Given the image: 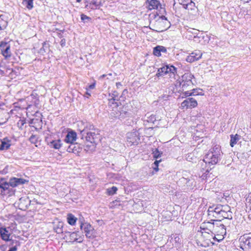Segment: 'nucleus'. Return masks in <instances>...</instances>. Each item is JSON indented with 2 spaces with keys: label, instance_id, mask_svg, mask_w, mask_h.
I'll list each match as a JSON object with an SVG mask.
<instances>
[{
  "label": "nucleus",
  "instance_id": "f257e3e1",
  "mask_svg": "<svg viewBox=\"0 0 251 251\" xmlns=\"http://www.w3.org/2000/svg\"><path fill=\"white\" fill-rule=\"evenodd\" d=\"M223 156V153L221 151L219 146H215L211 150L209 151L205 154L204 158L202 160H200L198 166L201 167L203 171H205L201 176L203 179L206 178L208 173L212 169L211 165H215L221 160Z\"/></svg>",
  "mask_w": 251,
  "mask_h": 251
},
{
  "label": "nucleus",
  "instance_id": "f03ea898",
  "mask_svg": "<svg viewBox=\"0 0 251 251\" xmlns=\"http://www.w3.org/2000/svg\"><path fill=\"white\" fill-rule=\"evenodd\" d=\"M212 223L208 222L204 224H207L206 228H203L202 229L208 230L207 233L209 232L214 235L213 238L214 241L219 242L224 239V235L226 234V229L225 226L221 223V220H211ZM207 232V231H205Z\"/></svg>",
  "mask_w": 251,
  "mask_h": 251
},
{
  "label": "nucleus",
  "instance_id": "7ed1b4c3",
  "mask_svg": "<svg viewBox=\"0 0 251 251\" xmlns=\"http://www.w3.org/2000/svg\"><path fill=\"white\" fill-rule=\"evenodd\" d=\"M28 182V180L15 177H11L7 182L4 178L3 196L11 197L15 195V187L22 185Z\"/></svg>",
  "mask_w": 251,
  "mask_h": 251
},
{
  "label": "nucleus",
  "instance_id": "20e7f679",
  "mask_svg": "<svg viewBox=\"0 0 251 251\" xmlns=\"http://www.w3.org/2000/svg\"><path fill=\"white\" fill-rule=\"evenodd\" d=\"M132 106L130 103H126L122 108H117L116 109H113L111 114L116 118L122 120L126 117H131L133 112L131 109Z\"/></svg>",
  "mask_w": 251,
  "mask_h": 251
},
{
  "label": "nucleus",
  "instance_id": "39448f33",
  "mask_svg": "<svg viewBox=\"0 0 251 251\" xmlns=\"http://www.w3.org/2000/svg\"><path fill=\"white\" fill-rule=\"evenodd\" d=\"M78 222L81 230L84 231L87 238L92 239L96 237L94 228L89 223H85L83 218H80Z\"/></svg>",
  "mask_w": 251,
  "mask_h": 251
},
{
  "label": "nucleus",
  "instance_id": "423d86ee",
  "mask_svg": "<svg viewBox=\"0 0 251 251\" xmlns=\"http://www.w3.org/2000/svg\"><path fill=\"white\" fill-rule=\"evenodd\" d=\"M194 75L190 73H185L182 76L180 81H179V85L181 86L182 91L187 90L193 86L192 79Z\"/></svg>",
  "mask_w": 251,
  "mask_h": 251
},
{
  "label": "nucleus",
  "instance_id": "0eeeda50",
  "mask_svg": "<svg viewBox=\"0 0 251 251\" xmlns=\"http://www.w3.org/2000/svg\"><path fill=\"white\" fill-rule=\"evenodd\" d=\"M239 242V247L244 251H251V233L241 236Z\"/></svg>",
  "mask_w": 251,
  "mask_h": 251
},
{
  "label": "nucleus",
  "instance_id": "6e6552de",
  "mask_svg": "<svg viewBox=\"0 0 251 251\" xmlns=\"http://www.w3.org/2000/svg\"><path fill=\"white\" fill-rule=\"evenodd\" d=\"M80 135L82 139L85 138L87 141L91 143L96 144L100 140L99 134L96 133L94 130L87 132L86 130H82L80 131Z\"/></svg>",
  "mask_w": 251,
  "mask_h": 251
},
{
  "label": "nucleus",
  "instance_id": "1a4fd4ad",
  "mask_svg": "<svg viewBox=\"0 0 251 251\" xmlns=\"http://www.w3.org/2000/svg\"><path fill=\"white\" fill-rule=\"evenodd\" d=\"M126 137L130 146L137 145L140 142V134L137 131L127 133Z\"/></svg>",
  "mask_w": 251,
  "mask_h": 251
},
{
  "label": "nucleus",
  "instance_id": "9d476101",
  "mask_svg": "<svg viewBox=\"0 0 251 251\" xmlns=\"http://www.w3.org/2000/svg\"><path fill=\"white\" fill-rule=\"evenodd\" d=\"M10 229V227H0V237L2 240L5 242L10 241L11 240V233L9 231Z\"/></svg>",
  "mask_w": 251,
  "mask_h": 251
},
{
  "label": "nucleus",
  "instance_id": "9b49d317",
  "mask_svg": "<svg viewBox=\"0 0 251 251\" xmlns=\"http://www.w3.org/2000/svg\"><path fill=\"white\" fill-rule=\"evenodd\" d=\"M198 103L196 100L192 98H189L184 100L181 104L183 108H192L197 106Z\"/></svg>",
  "mask_w": 251,
  "mask_h": 251
},
{
  "label": "nucleus",
  "instance_id": "f8f14e48",
  "mask_svg": "<svg viewBox=\"0 0 251 251\" xmlns=\"http://www.w3.org/2000/svg\"><path fill=\"white\" fill-rule=\"evenodd\" d=\"M0 48L2 54L5 57H10L11 55L10 51V46L6 42H1L0 44Z\"/></svg>",
  "mask_w": 251,
  "mask_h": 251
},
{
  "label": "nucleus",
  "instance_id": "ddd939ff",
  "mask_svg": "<svg viewBox=\"0 0 251 251\" xmlns=\"http://www.w3.org/2000/svg\"><path fill=\"white\" fill-rule=\"evenodd\" d=\"M202 53L199 50H196L187 56L186 60L188 62H193L198 60L201 57Z\"/></svg>",
  "mask_w": 251,
  "mask_h": 251
},
{
  "label": "nucleus",
  "instance_id": "4468645a",
  "mask_svg": "<svg viewBox=\"0 0 251 251\" xmlns=\"http://www.w3.org/2000/svg\"><path fill=\"white\" fill-rule=\"evenodd\" d=\"M102 0H91L85 5V8L87 9H97L102 5Z\"/></svg>",
  "mask_w": 251,
  "mask_h": 251
},
{
  "label": "nucleus",
  "instance_id": "2eb2a0df",
  "mask_svg": "<svg viewBox=\"0 0 251 251\" xmlns=\"http://www.w3.org/2000/svg\"><path fill=\"white\" fill-rule=\"evenodd\" d=\"M31 201L28 197H22L19 199V207L22 210L27 209L30 204Z\"/></svg>",
  "mask_w": 251,
  "mask_h": 251
},
{
  "label": "nucleus",
  "instance_id": "dca6fc26",
  "mask_svg": "<svg viewBox=\"0 0 251 251\" xmlns=\"http://www.w3.org/2000/svg\"><path fill=\"white\" fill-rule=\"evenodd\" d=\"M82 150V148L80 145L77 143H73L70 144V145L67 147V151L69 152H73L75 154H78Z\"/></svg>",
  "mask_w": 251,
  "mask_h": 251
},
{
  "label": "nucleus",
  "instance_id": "f3484780",
  "mask_svg": "<svg viewBox=\"0 0 251 251\" xmlns=\"http://www.w3.org/2000/svg\"><path fill=\"white\" fill-rule=\"evenodd\" d=\"M76 133L75 132L71 130V131H69L65 138V142L67 143L71 144L73 143H75V142L76 140Z\"/></svg>",
  "mask_w": 251,
  "mask_h": 251
},
{
  "label": "nucleus",
  "instance_id": "a211bd4d",
  "mask_svg": "<svg viewBox=\"0 0 251 251\" xmlns=\"http://www.w3.org/2000/svg\"><path fill=\"white\" fill-rule=\"evenodd\" d=\"M221 218L224 219H232V212L230 211V207L227 205H225L221 212Z\"/></svg>",
  "mask_w": 251,
  "mask_h": 251
},
{
  "label": "nucleus",
  "instance_id": "6ab92c4d",
  "mask_svg": "<svg viewBox=\"0 0 251 251\" xmlns=\"http://www.w3.org/2000/svg\"><path fill=\"white\" fill-rule=\"evenodd\" d=\"M77 234L75 232L71 233L69 231H64V239L68 241V242H74L75 241H76L77 240Z\"/></svg>",
  "mask_w": 251,
  "mask_h": 251
},
{
  "label": "nucleus",
  "instance_id": "aec40b11",
  "mask_svg": "<svg viewBox=\"0 0 251 251\" xmlns=\"http://www.w3.org/2000/svg\"><path fill=\"white\" fill-rule=\"evenodd\" d=\"M183 94L185 97L190 96H203L204 95L203 91L202 89L200 88L193 89L192 92H190L189 91L184 92Z\"/></svg>",
  "mask_w": 251,
  "mask_h": 251
},
{
  "label": "nucleus",
  "instance_id": "412c9836",
  "mask_svg": "<svg viewBox=\"0 0 251 251\" xmlns=\"http://www.w3.org/2000/svg\"><path fill=\"white\" fill-rule=\"evenodd\" d=\"M168 65H165L162 67L159 68L157 70V73L156 74V76L158 77L163 76L165 75L168 74Z\"/></svg>",
  "mask_w": 251,
  "mask_h": 251
},
{
  "label": "nucleus",
  "instance_id": "4be33fe9",
  "mask_svg": "<svg viewBox=\"0 0 251 251\" xmlns=\"http://www.w3.org/2000/svg\"><path fill=\"white\" fill-rule=\"evenodd\" d=\"M10 141L6 138H4L3 140L1 141L0 144V150H6L9 148L11 146L10 143Z\"/></svg>",
  "mask_w": 251,
  "mask_h": 251
},
{
  "label": "nucleus",
  "instance_id": "5701e85b",
  "mask_svg": "<svg viewBox=\"0 0 251 251\" xmlns=\"http://www.w3.org/2000/svg\"><path fill=\"white\" fill-rule=\"evenodd\" d=\"M168 74H169L170 77L176 79V75L177 74V68L173 65H168Z\"/></svg>",
  "mask_w": 251,
  "mask_h": 251
},
{
  "label": "nucleus",
  "instance_id": "b1692460",
  "mask_svg": "<svg viewBox=\"0 0 251 251\" xmlns=\"http://www.w3.org/2000/svg\"><path fill=\"white\" fill-rule=\"evenodd\" d=\"M230 145L231 147H234V146L237 144V142L241 138V136L237 134H236L235 135L231 134L230 135Z\"/></svg>",
  "mask_w": 251,
  "mask_h": 251
},
{
  "label": "nucleus",
  "instance_id": "393cba45",
  "mask_svg": "<svg viewBox=\"0 0 251 251\" xmlns=\"http://www.w3.org/2000/svg\"><path fill=\"white\" fill-rule=\"evenodd\" d=\"M50 50L49 44L47 42H44L42 43V47L40 49L39 53L43 54Z\"/></svg>",
  "mask_w": 251,
  "mask_h": 251
},
{
  "label": "nucleus",
  "instance_id": "a878e982",
  "mask_svg": "<svg viewBox=\"0 0 251 251\" xmlns=\"http://www.w3.org/2000/svg\"><path fill=\"white\" fill-rule=\"evenodd\" d=\"M77 218L72 214H69L67 215V222L70 225L74 226L75 224Z\"/></svg>",
  "mask_w": 251,
  "mask_h": 251
},
{
  "label": "nucleus",
  "instance_id": "bb28decb",
  "mask_svg": "<svg viewBox=\"0 0 251 251\" xmlns=\"http://www.w3.org/2000/svg\"><path fill=\"white\" fill-rule=\"evenodd\" d=\"M61 143L60 140H53L50 143V146L55 149H59L61 147Z\"/></svg>",
  "mask_w": 251,
  "mask_h": 251
},
{
  "label": "nucleus",
  "instance_id": "cd10ccee",
  "mask_svg": "<svg viewBox=\"0 0 251 251\" xmlns=\"http://www.w3.org/2000/svg\"><path fill=\"white\" fill-rule=\"evenodd\" d=\"M63 223L59 222L57 225H55L54 227V230L57 234L64 233V231L63 230Z\"/></svg>",
  "mask_w": 251,
  "mask_h": 251
},
{
  "label": "nucleus",
  "instance_id": "c85d7f7f",
  "mask_svg": "<svg viewBox=\"0 0 251 251\" xmlns=\"http://www.w3.org/2000/svg\"><path fill=\"white\" fill-rule=\"evenodd\" d=\"M195 3L192 1V0H190L188 3L186 4L183 6V8L185 9H187L188 10H194L195 9Z\"/></svg>",
  "mask_w": 251,
  "mask_h": 251
},
{
  "label": "nucleus",
  "instance_id": "c756f323",
  "mask_svg": "<svg viewBox=\"0 0 251 251\" xmlns=\"http://www.w3.org/2000/svg\"><path fill=\"white\" fill-rule=\"evenodd\" d=\"M149 3V5L151 6L152 9H157L160 5V2L157 0H147Z\"/></svg>",
  "mask_w": 251,
  "mask_h": 251
},
{
  "label": "nucleus",
  "instance_id": "7c9ffc66",
  "mask_svg": "<svg viewBox=\"0 0 251 251\" xmlns=\"http://www.w3.org/2000/svg\"><path fill=\"white\" fill-rule=\"evenodd\" d=\"M225 206V205H216L215 207L214 206H210L207 211H212L213 212L215 211H222Z\"/></svg>",
  "mask_w": 251,
  "mask_h": 251
},
{
  "label": "nucleus",
  "instance_id": "2f4dec72",
  "mask_svg": "<svg viewBox=\"0 0 251 251\" xmlns=\"http://www.w3.org/2000/svg\"><path fill=\"white\" fill-rule=\"evenodd\" d=\"M2 15L0 16V30H4L7 26L8 22L7 21L2 18Z\"/></svg>",
  "mask_w": 251,
  "mask_h": 251
},
{
  "label": "nucleus",
  "instance_id": "473e14b6",
  "mask_svg": "<svg viewBox=\"0 0 251 251\" xmlns=\"http://www.w3.org/2000/svg\"><path fill=\"white\" fill-rule=\"evenodd\" d=\"M208 215L209 216H212L213 217H215V218L218 219V220H220L221 216V211H215L214 212H212V211H207Z\"/></svg>",
  "mask_w": 251,
  "mask_h": 251
},
{
  "label": "nucleus",
  "instance_id": "72a5a7b5",
  "mask_svg": "<svg viewBox=\"0 0 251 251\" xmlns=\"http://www.w3.org/2000/svg\"><path fill=\"white\" fill-rule=\"evenodd\" d=\"M82 130H86L87 132L89 131L95 130L94 126L89 123H86L84 124V128Z\"/></svg>",
  "mask_w": 251,
  "mask_h": 251
},
{
  "label": "nucleus",
  "instance_id": "f704fd0d",
  "mask_svg": "<svg viewBox=\"0 0 251 251\" xmlns=\"http://www.w3.org/2000/svg\"><path fill=\"white\" fill-rule=\"evenodd\" d=\"M118 92L116 91H113L112 94L109 93V97H110V98L108 99V101H110V102H111V100L118 101V99H116L118 97Z\"/></svg>",
  "mask_w": 251,
  "mask_h": 251
},
{
  "label": "nucleus",
  "instance_id": "c9c22d12",
  "mask_svg": "<svg viewBox=\"0 0 251 251\" xmlns=\"http://www.w3.org/2000/svg\"><path fill=\"white\" fill-rule=\"evenodd\" d=\"M33 0H23V2L25 5L26 7L30 10L33 7Z\"/></svg>",
  "mask_w": 251,
  "mask_h": 251
},
{
  "label": "nucleus",
  "instance_id": "e433bc0d",
  "mask_svg": "<svg viewBox=\"0 0 251 251\" xmlns=\"http://www.w3.org/2000/svg\"><path fill=\"white\" fill-rule=\"evenodd\" d=\"M160 46H157L153 48V53L156 56H160L161 55V49H159Z\"/></svg>",
  "mask_w": 251,
  "mask_h": 251
},
{
  "label": "nucleus",
  "instance_id": "4c0bfd02",
  "mask_svg": "<svg viewBox=\"0 0 251 251\" xmlns=\"http://www.w3.org/2000/svg\"><path fill=\"white\" fill-rule=\"evenodd\" d=\"M117 190L118 189L116 187L113 186L107 189V193L108 195L112 196L116 193Z\"/></svg>",
  "mask_w": 251,
  "mask_h": 251
},
{
  "label": "nucleus",
  "instance_id": "58836bf2",
  "mask_svg": "<svg viewBox=\"0 0 251 251\" xmlns=\"http://www.w3.org/2000/svg\"><path fill=\"white\" fill-rule=\"evenodd\" d=\"M80 16L81 21L84 23L89 22L91 20V18L90 17L84 14H82Z\"/></svg>",
  "mask_w": 251,
  "mask_h": 251
},
{
  "label": "nucleus",
  "instance_id": "ea45409f",
  "mask_svg": "<svg viewBox=\"0 0 251 251\" xmlns=\"http://www.w3.org/2000/svg\"><path fill=\"white\" fill-rule=\"evenodd\" d=\"M153 157L157 159L159 157H161V155L162 154V152H160L157 149H155L154 151H153Z\"/></svg>",
  "mask_w": 251,
  "mask_h": 251
},
{
  "label": "nucleus",
  "instance_id": "a19ab883",
  "mask_svg": "<svg viewBox=\"0 0 251 251\" xmlns=\"http://www.w3.org/2000/svg\"><path fill=\"white\" fill-rule=\"evenodd\" d=\"M4 178L0 179V195L3 196Z\"/></svg>",
  "mask_w": 251,
  "mask_h": 251
},
{
  "label": "nucleus",
  "instance_id": "79ce46f5",
  "mask_svg": "<svg viewBox=\"0 0 251 251\" xmlns=\"http://www.w3.org/2000/svg\"><path fill=\"white\" fill-rule=\"evenodd\" d=\"M108 104L110 106H112V105H113L114 106L113 108H115V109H117L119 105L117 102L113 100H111V102L109 101Z\"/></svg>",
  "mask_w": 251,
  "mask_h": 251
},
{
  "label": "nucleus",
  "instance_id": "37998d69",
  "mask_svg": "<svg viewBox=\"0 0 251 251\" xmlns=\"http://www.w3.org/2000/svg\"><path fill=\"white\" fill-rule=\"evenodd\" d=\"M29 140L31 143L35 144L37 142L36 136L32 134L29 138Z\"/></svg>",
  "mask_w": 251,
  "mask_h": 251
},
{
  "label": "nucleus",
  "instance_id": "c03bdc74",
  "mask_svg": "<svg viewBox=\"0 0 251 251\" xmlns=\"http://www.w3.org/2000/svg\"><path fill=\"white\" fill-rule=\"evenodd\" d=\"M10 241H11V245L15 244V246H16L17 247L18 246H20L21 245L20 242L16 240H12L11 239V240Z\"/></svg>",
  "mask_w": 251,
  "mask_h": 251
},
{
  "label": "nucleus",
  "instance_id": "a18cd8bd",
  "mask_svg": "<svg viewBox=\"0 0 251 251\" xmlns=\"http://www.w3.org/2000/svg\"><path fill=\"white\" fill-rule=\"evenodd\" d=\"M178 1V3L180 4H181L183 5V7L186 5V4L188 3V2H189V1L190 0H177Z\"/></svg>",
  "mask_w": 251,
  "mask_h": 251
},
{
  "label": "nucleus",
  "instance_id": "49530a36",
  "mask_svg": "<svg viewBox=\"0 0 251 251\" xmlns=\"http://www.w3.org/2000/svg\"><path fill=\"white\" fill-rule=\"evenodd\" d=\"M156 121V118H155V116L154 115H151L149 118V120H148V121L149 122H151V123H154V122Z\"/></svg>",
  "mask_w": 251,
  "mask_h": 251
},
{
  "label": "nucleus",
  "instance_id": "de8ad7c7",
  "mask_svg": "<svg viewBox=\"0 0 251 251\" xmlns=\"http://www.w3.org/2000/svg\"><path fill=\"white\" fill-rule=\"evenodd\" d=\"M161 161V160H156L154 163V164L155 165V167H154L153 169L156 171L157 172L158 170V164Z\"/></svg>",
  "mask_w": 251,
  "mask_h": 251
},
{
  "label": "nucleus",
  "instance_id": "09e8293b",
  "mask_svg": "<svg viewBox=\"0 0 251 251\" xmlns=\"http://www.w3.org/2000/svg\"><path fill=\"white\" fill-rule=\"evenodd\" d=\"M193 156V155L192 153L188 154L187 156L186 157V160L188 161L192 162Z\"/></svg>",
  "mask_w": 251,
  "mask_h": 251
},
{
  "label": "nucleus",
  "instance_id": "8fccbe9b",
  "mask_svg": "<svg viewBox=\"0 0 251 251\" xmlns=\"http://www.w3.org/2000/svg\"><path fill=\"white\" fill-rule=\"evenodd\" d=\"M159 49H161V53H166L167 52V49L164 47L160 46V47H159Z\"/></svg>",
  "mask_w": 251,
  "mask_h": 251
},
{
  "label": "nucleus",
  "instance_id": "3c124183",
  "mask_svg": "<svg viewBox=\"0 0 251 251\" xmlns=\"http://www.w3.org/2000/svg\"><path fill=\"white\" fill-rule=\"evenodd\" d=\"M249 206H250V213L249 215V217L250 219H251V197H250V199H249Z\"/></svg>",
  "mask_w": 251,
  "mask_h": 251
},
{
  "label": "nucleus",
  "instance_id": "603ef678",
  "mask_svg": "<svg viewBox=\"0 0 251 251\" xmlns=\"http://www.w3.org/2000/svg\"><path fill=\"white\" fill-rule=\"evenodd\" d=\"M25 122L24 120H19V121L18 122V124L19 125H21V128L22 127V126H24V125L25 124Z\"/></svg>",
  "mask_w": 251,
  "mask_h": 251
},
{
  "label": "nucleus",
  "instance_id": "864d4df0",
  "mask_svg": "<svg viewBox=\"0 0 251 251\" xmlns=\"http://www.w3.org/2000/svg\"><path fill=\"white\" fill-rule=\"evenodd\" d=\"M17 248L16 246H14L11 248H10L8 251H17Z\"/></svg>",
  "mask_w": 251,
  "mask_h": 251
},
{
  "label": "nucleus",
  "instance_id": "5fc2aeb1",
  "mask_svg": "<svg viewBox=\"0 0 251 251\" xmlns=\"http://www.w3.org/2000/svg\"><path fill=\"white\" fill-rule=\"evenodd\" d=\"M95 87V83H93L90 85L88 86V88L89 89H93Z\"/></svg>",
  "mask_w": 251,
  "mask_h": 251
},
{
  "label": "nucleus",
  "instance_id": "6e6d98bb",
  "mask_svg": "<svg viewBox=\"0 0 251 251\" xmlns=\"http://www.w3.org/2000/svg\"><path fill=\"white\" fill-rule=\"evenodd\" d=\"M65 44V40L64 39H63L60 41V45L61 46H64Z\"/></svg>",
  "mask_w": 251,
  "mask_h": 251
},
{
  "label": "nucleus",
  "instance_id": "4d7b16f0",
  "mask_svg": "<svg viewBox=\"0 0 251 251\" xmlns=\"http://www.w3.org/2000/svg\"><path fill=\"white\" fill-rule=\"evenodd\" d=\"M116 85L117 88H118H118H120V86H122V84H121V82H117V83H116Z\"/></svg>",
  "mask_w": 251,
  "mask_h": 251
},
{
  "label": "nucleus",
  "instance_id": "13d9d810",
  "mask_svg": "<svg viewBox=\"0 0 251 251\" xmlns=\"http://www.w3.org/2000/svg\"><path fill=\"white\" fill-rule=\"evenodd\" d=\"M39 100L38 99H37L35 100V101L34 102L35 105L37 107V105L39 104Z\"/></svg>",
  "mask_w": 251,
  "mask_h": 251
},
{
  "label": "nucleus",
  "instance_id": "bf43d9fd",
  "mask_svg": "<svg viewBox=\"0 0 251 251\" xmlns=\"http://www.w3.org/2000/svg\"><path fill=\"white\" fill-rule=\"evenodd\" d=\"M85 95L86 97H87V98H88V97L91 96V94L90 93H89L88 91H87L85 93Z\"/></svg>",
  "mask_w": 251,
  "mask_h": 251
},
{
  "label": "nucleus",
  "instance_id": "052dcab7",
  "mask_svg": "<svg viewBox=\"0 0 251 251\" xmlns=\"http://www.w3.org/2000/svg\"><path fill=\"white\" fill-rule=\"evenodd\" d=\"M160 18H161L162 20H167V18L165 16H161L160 17Z\"/></svg>",
  "mask_w": 251,
  "mask_h": 251
},
{
  "label": "nucleus",
  "instance_id": "680f3d73",
  "mask_svg": "<svg viewBox=\"0 0 251 251\" xmlns=\"http://www.w3.org/2000/svg\"><path fill=\"white\" fill-rule=\"evenodd\" d=\"M107 76V75H106L104 74V75H101V76L100 77V78H103L105 77V76Z\"/></svg>",
  "mask_w": 251,
  "mask_h": 251
},
{
  "label": "nucleus",
  "instance_id": "e2e57ef3",
  "mask_svg": "<svg viewBox=\"0 0 251 251\" xmlns=\"http://www.w3.org/2000/svg\"><path fill=\"white\" fill-rule=\"evenodd\" d=\"M107 75H107H108L109 76H111V75H112V74L109 73V74H107V75Z\"/></svg>",
  "mask_w": 251,
  "mask_h": 251
},
{
  "label": "nucleus",
  "instance_id": "0e129e2a",
  "mask_svg": "<svg viewBox=\"0 0 251 251\" xmlns=\"http://www.w3.org/2000/svg\"><path fill=\"white\" fill-rule=\"evenodd\" d=\"M76 1L77 2H80L81 1V0H76Z\"/></svg>",
  "mask_w": 251,
  "mask_h": 251
},
{
  "label": "nucleus",
  "instance_id": "69168bd1",
  "mask_svg": "<svg viewBox=\"0 0 251 251\" xmlns=\"http://www.w3.org/2000/svg\"><path fill=\"white\" fill-rule=\"evenodd\" d=\"M59 37H62V35L61 34V33L59 34Z\"/></svg>",
  "mask_w": 251,
  "mask_h": 251
},
{
  "label": "nucleus",
  "instance_id": "338daca9",
  "mask_svg": "<svg viewBox=\"0 0 251 251\" xmlns=\"http://www.w3.org/2000/svg\"><path fill=\"white\" fill-rule=\"evenodd\" d=\"M216 237L218 239H219L220 238V236H216Z\"/></svg>",
  "mask_w": 251,
  "mask_h": 251
},
{
  "label": "nucleus",
  "instance_id": "774afa93",
  "mask_svg": "<svg viewBox=\"0 0 251 251\" xmlns=\"http://www.w3.org/2000/svg\"><path fill=\"white\" fill-rule=\"evenodd\" d=\"M126 91H127V90L126 89L124 90V91H123V93H124Z\"/></svg>",
  "mask_w": 251,
  "mask_h": 251
}]
</instances>
